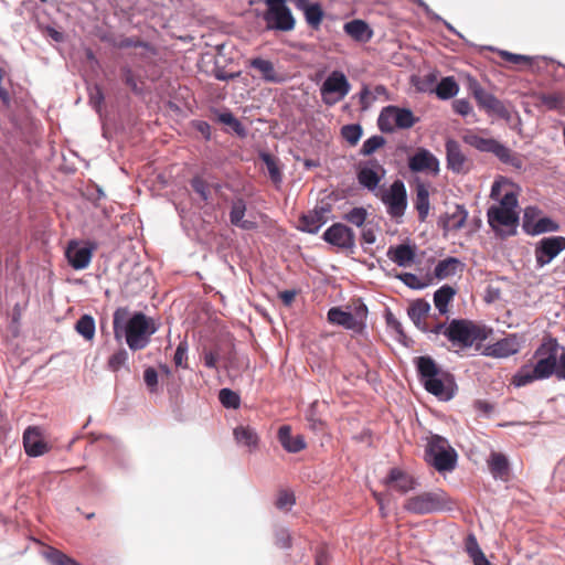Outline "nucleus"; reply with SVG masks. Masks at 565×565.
<instances>
[{
    "label": "nucleus",
    "instance_id": "1",
    "mask_svg": "<svg viewBox=\"0 0 565 565\" xmlns=\"http://www.w3.org/2000/svg\"><path fill=\"white\" fill-rule=\"evenodd\" d=\"M114 333L117 340L126 338V343L132 351L145 349L150 343V338L158 330L153 320L142 312H134L129 317L127 308H117L113 317Z\"/></svg>",
    "mask_w": 565,
    "mask_h": 565
},
{
    "label": "nucleus",
    "instance_id": "2",
    "mask_svg": "<svg viewBox=\"0 0 565 565\" xmlns=\"http://www.w3.org/2000/svg\"><path fill=\"white\" fill-rule=\"evenodd\" d=\"M563 349L556 339L544 338L534 351V364L522 365L513 375L512 383L516 387L525 386L534 381L547 380L552 375L557 376L558 351Z\"/></svg>",
    "mask_w": 565,
    "mask_h": 565
},
{
    "label": "nucleus",
    "instance_id": "3",
    "mask_svg": "<svg viewBox=\"0 0 565 565\" xmlns=\"http://www.w3.org/2000/svg\"><path fill=\"white\" fill-rule=\"evenodd\" d=\"M414 363L418 377L428 393L444 402L454 398L457 385L449 372L443 371L429 355L417 356Z\"/></svg>",
    "mask_w": 565,
    "mask_h": 565
},
{
    "label": "nucleus",
    "instance_id": "4",
    "mask_svg": "<svg viewBox=\"0 0 565 565\" xmlns=\"http://www.w3.org/2000/svg\"><path fill=\"white\" fill-rule=\"evenodd\" d=\"M454 507V501L440 489L409 497L403 504L405 511L418 515L449 512Z\"/></svg>",
    "mask_w": 565,
    "mask_h": 565
},
{
    "label": "nucleus",
    "instance_id": "5",
    "mask_svg": "<svg viewBox=\"0 0 565 565\" xmlns=\"http://www.w3.org/2000/svg\"><path fill=\"white\" fill-rule=\"evenodd\" d=\"M425 460L438 472H447L456 468L458 455L447 438L431 434L427 437Z\"/></svg>",
    "mask_w": 565,
    "mask_h": 565
},
{
    "label": "nucleus",
    "instance_id": "6",
    "mask_svg": "<svg viewBox=\"0 0 565 565\" xmlns=\"http://www.w3.org/2000/svg\"><path fill=\"white\" fill-rule=\"evenodd\" d=\"M488 334L489 330L486 327L477 326L465 319H452L445 329V337L451 342L452 347L461 349H468L476 342L484 341Z\"/></svg>",
    "mask_w": 565,
    "mask_h": 565
},
{
    "label": "nucleus",
    "instance_id": "7",
    "mask_svg": "<svg viewBox=\"0 0 565 565\" xmlns=\"http://www.w3.org/2000/svg\"><path fill=\"white\" fill-rule=\"evenodd\" d=\"M463 142L480 152L494 154L502 163L509 164L516 170L523 168L522 159L505 145L493 138H483L476 134H467L463 136Z\"/></svg>",
    "mask_w": 565,
    "mask_h": 565
},
{
    "label": "nucleus",
    "instance_id": "8",
    "mask_svg": "<svg viewBox=\"0 0 565 565\" xmlns=\"http://www.w3.org/2000/svg\"><path fill=\"white\" fill-rule=\"evenodd\" d=\"M469 89L478 106L483 109L488 116H495L507 121L511 119V113L508 107L492 93L482 88L476 79L470 82Z\"/></svg>",
    "mask_w": 565,
    "mask_h": 565
},
{
    "label": "nucleus",
    "instance_id": "9",
    "mask_svg": "<svg viewBox=\"0 0 565 565\" xmlns=\"http://www.w3.org/2000/svg\"><path fill=\"white\" fill-rule=\"evenodd\" d=\"M351 85L341 71H332L320 87L322 102L333 106L342 100L350 92Z\"/></svg>",
    "mask_w": 565,
    "mask_h": 565
},
{
    "label": "nucleus",
    "instance_id": "10",
    "mask_svg": "<svg viewBox=\"0 0 565 565\" xmlns=\"http://www.w3.org/2000/svg\"><path fill=\"white\" fill-rule=\"evenodd\" d=\"M322 238L347 254H353L356 247L353 230L343 223H334L329 226L323 232Z\"/></svg>",
    "mask_w": 565,
    "mask_h": 565
},
{
    "label": "nucleus",
    "instance_id": "11",
    "mask_svg": "<svg viewBox=\"0 0 565 565\" xmlns=\"http://www.w3.org/2000/svg\"><path fill=\"white\" fill-rule=\"evenodd\" d=\"M563 250H565V236L543 237L535 244L534 256L537 268L552 263Z\"/></svg>",
    "mask_w": 565,
    "mask_h": 565
},
{
    "label": "nucleus",
    "instance_id": "12",
    "mask_svg": "<svg viewBox=\"0 0 565 565\" xmlns=\"http://www.w3.org/2000/svg\"><path fill=\"white\" fill-rule=\"evenodd\" d=\"M382 202L387 213L394 218L402 217L407 209V192L402 180H395L387 191L382 194Z\"/></svg>",
    "mask_w": 565,
    "mask_h": 565
},
{
    "label": "nucleus",
    "instance_id": "13",
    "mask_svg": "<svg viewBox=\"0 0 565 565\" xmlns=\"http://www.w3.org/2000/svg\"><path fill=\"white\" fill-rule=\"evenodd\" d=\"M488 223L490 227L499 233L500 226L508 228L505 235H514L516 233V226L519 224L518 212L505 211L504 209L492 205L487 212Z\"/></svg>",
    "mask_w": 565,
    "mask_h": 565
},
{
    "label": "nucleus",
    "instance_id": "14",
    "mask_svg": "<svg viewBox=\"0 0 565 565\" xmlns=\"http://www.w3.org/2000/svg\"><path fill=\"white\" fill-rule=\"evenodd\" d=\"M385 174V170L376 159H370L360 166L356 178L361 186L375 191Z\"/></svg>",
    "mask_w": 565,
    "mask_h": 565
},
{
    "label": "nucleus",
    "instance_id": "15",
    "mask_svg": "<svg viewBox=\"0 0 565 565\" xmlns=\"http://www.w3.org/2000/svg\"><path fill=\"white\" fill-rule=\"evenodd\" d=\"M331 212L329 203L316 205L312 211L302 214L299 218V230L309 234H316L327 223L328 214Z\"/></svg>",
    "mask_w": 565,
    "mask_h": 565
},
{
    "label": "nucleus",
    "instance_id": "16",
    "mask_svg": "<svg viewBox=\"0 0 565 565\" xmlns=\"http://www.w3.org/2000/svg\"><path fill=\"white\" fill-rule=\"evenodd\" d=\"M263 18L268 30L288 32L295 29L296 20L288 7L266 10Z\"/></svg>",
    "mask_w": 565,
    "mask_h": 565
},
{
    "label": "nucleus",
    "instance_id": "17",
    "mask_svg": "<svg viewBox=\"0 0 565 565\" xmlns=\"http://www.w3.org/2000/svg\"><path fill=\"white\" fill-rule=\"evenodd\" d=\"M521 350V338L518 334L508 337L489 344L484 348L483 354L497 359L509 358Z\"/></svg>",
    "mask_w": 565,
    "mask_h": 565
},
{
    "label": "nucleus",
    "instance_id": "18",
    "mask_svg": "<svg viewBox=\"0 0 565 565\" xmlns=\"http://www.w3.org/2000/svg\"><path fill=\"white\" fill-rule=\"evenodd\" d=\"M408 168L413 172L429 171L433 174L439 172V160L426 148H418L408 159Z\"/></svg>",
    "mask_w": 565,
    "mask_h": 565
},
{
    "label": "nucleus",
    "instance_id": "19",
    "mask_svg": "<svg viewBox=\"0 0 565 565\" xmlns=\"http://www.w3.org/2000/svg\"><path fill=\"white\" fill-rule=\"evenodd\" d=\"M93 248L87 245H81L75 241H71L65 250V256L70 265L76 269H85L92 259Z\"/></svg>",
    "mask_w": 565,
    "mask_h": 565
},
{
    "label": "nucleus",
    "instance_id": "20",
    "mask_svg": "<svg viewBox=\"0 0 565 565\" xmlns=\"http://www.w3.org/2000/svg\"><path fill=\"white\" fill-rule=\"evenodd\" d=\"M23 446L25 454L30 457H40L49 450L47 444L41 437L40 428L34 426L24 430Z\"/></svg>",
    "mask_w": 565,
    "mask_h": 565
},
{
    "label": "nucleus",
    "instance_id": "21",
    "mask_svg": "<svg viewBox=\"0 0 565 565\" xmlns=\"http://www.w3.org/2000/svg\"><path fill=\"white\" fill-rule=\"evenodd\" d=\"M328 320L330 323L343 327L347 330L359 332L363 329L364 323L359 320L350 311H344L339 307L330 308L328 311Z\"/></svg>",
    "mask_w": 565,
    "mask_h": 565
},
{
    "label": "nucleus",
    "instance_id": "22",
    "mask_svg": "<svg viewBox=\"0 0 565 565\" xmlns=\"http://www.w3.org/2000/svg\"><path fill=\"white\" fill-rule=\"evenodd\" d=\"M445 148L447 168L457 174L465 173L467 158L462 153L459 142L455 139H448Z\"/></svg>",
    "mask_w": 565,
    "mask_h": 565
},
{
    "label": "nucleus",
    "instance_id": "23",
    "mask_svg": "<svg viewBox=\"0 0 565 565\" xmlns=\"http://www.w3.org/2000/svg\"><path fill=\"white\" fill-rule=\"evenodd\" d=\"M246 203L242 198H237L232 202L230 211V221L232 225L239 227L245 231L255 230L257 227L256 222L245 220Z\"/></svg>",
    "mask_w": 565,
    "mask_h": 565
},
{
    "label": "nucleus",
    "instance_id": "24",
    "mask_svg": "<svg viewBox=\"0 0 565 565\" xmlns=\"http://www.w3.org/2000/svg\"><path fill=\"white\" fill-rule=\"evenodd\" d=\"M278 440L287 452L296 454L305 449L306 441L302 435H291V428L288 425H282L278 429Z\"/></svg>",
    "mask_w": 565,
    "mask_h": 565
},
{
    "label": "nucleus",
    "instance_id": "25",
    "mask_svg": "<svg viewBox=\"0 0 565 565\" xmlns=\"http://www.w3.org/2000/svg\"><path fill=\"white\" fill-rule=\"evenodd\" d=\"M344 32L350 35L354 41L366 43L373 38V30L370 25L361 19H354L345 22L343 25Z\"/></svg>",
    "mask_w": 565,
    "mask_h": 565
},
{
    "label": "nucleus",
    "instance_id": "26",
    "mask_svg": "<svg viewBox=\"0 0 565 565\" xmlns=\"http://www.w3.org/2000/svg\"><path fill=\"white\" fill-rule=\"evenodd\" d=\"M466 265L457 257H447L437 263L434 275L437 279L444 280L462 273Z\"/></svg>",
    "mask_w": 565,
    "mask_h": 565
},
{
    "label": "nucleus",
    "instance_id": "27",
    "mask_svg": "<svg viewBox=\"0 0 565 565\" xmlns=\"http://www.w3.org/2000/svg\"><path fill=\"white\" fill-rule=\"evenodd\" d=\"M249 66L257 70L260 73L262 78L267 83L278 84L285 81V77L276 72L273 62L269 60L254 57L250 60Z\"/></svg>",
    "mask_w": 565,
    "mask_h": 565
},
{
    "label": "nucleus",
    "instance_id": "28",
    "mask_svg": "<svg viewBox=\"0 0 565 565\" xmlns=\"http://www.w3.org/2000/svg\"><path fill=\"white\" fill-rule=\"evenodd\" d=\"M233 435L236 443L246 447L248 451L253 452L258 448L259 436L255 428L239 425L234 428Z\"/></svg>",
    "mask_w": 565,
    "mask_h": 565
},
{
    "label": "nucleus",
    "instance_id": "29",
    "mask_svg": "<svg viewBox=\"0 0 565 565\" xmlns=\"http://www.w3.org/2000/svg\"><path fill=\"white\" fill-rule=\"evenodd\" d=\"M387 482L395 483L396 490L402 493H407L412 490H415L418 486V482L415 478L397 468L390 470Z\"/></svg>",
    "mask_w": 565,
    "mask_h": 565
},
{
    "label": "nucleus",
    "instance_id": "30",
    "mask_svg": "<svg viewBox=\"0 0 565 565\" xmlns=\"http://www.w3.org/2000/svg\"><path fill=\"white\" fill-rule=\"evenodd\" d=\"M387 257L399 267H406L415 258L414 249L407 244L391 246L387 250Z\"/></svg>",
    "mask_w": 565,
    "mask_h": 565
},
{
    "label": "nucleus",
    "instance_id": "31",
    "mask_svg": "<svg viewBox=\"0 0 565 565\" xmlns=\"http://www.w3.org/2000/svg\"><path fill=\"white\" fill-rule=\"evenodd\" d=\"M429 311L430 303L424 299H417L409 306L408 317L418 329L422 331H427V329L423 326L422 320L427 316Z\"/></svg>",
    "mask_w": 565,
    "mask_h": 565
},
{
    "label": "nucleus",
    "instance_id": "32",
    "mask_svg": "<svg viewBox=\"0 0 565 565\" xmlns=\"http://www.w3.org/2000/svg\"><path fill=\"white\" fill-rule=\"evenodd\" d=\"M429 191L428 188L419 182L416 185V199H415V209L418 213L419 221L424 222L429 213Z\"/></svg>",
    "mask_w": 565,
    "mask_h": 565
},
{
    "label": "nucleus",
    "instance_id": "33",
    "mask_svg": "<svg viewBox=\"0 0 565 565\" xmlns=\"http://www.w3.org/2000/svg\"><path fill=\"white\" fill-rule=\"evenodd\" d=\"M456 295V289L449 285H444L434 294V305L441 315L448 312V305Z\"/></svg>",
    "mask_w": 565,
    "mask_h": 565
},
{
    "label": "nucleus",
    "instance_id": "34",
    "mask_svg": "<svg viewBox=\"0 0 565 565\" xmlns=\"http://www.w3.org/2000/svg\"><path fill=\"white\" fill-rule=\"evenodd\" d=\"M388 109L393 110L395 127L399 129H408L418 120L409 108L388 106Z\"/></svg>",
    "mask_w": 565,
    "mask_h": 565
},
{
    "label": "nucleus",
    "instance_id": "35",
    "mask_svg": "<svg viewBox=\"0 0 565 565\" xmlns=\"http://www.w3.org/2000/svg\"><path fill=\"white\" fill-rule=\"evenodd\" d=\"M434 92L439 99L447 100L458 94L459 85L452 76H446L437 84Z\"/></svg>",
    "mask_w": 565,
    "mask_h": 565
},
{
    "label": "nucleus",
    "instance_id": "36",
    "mask_svg": "<svg viewBox=\"0 0 565 565\" xmlns=\"http://www.w3.org/2000/svg\"><path fill=\"white\" fill-rule=\"evenodd\" d=\"M303 12L306 22L312 28L318 29L322 22L324 12L322 7L316 3H308L303 8L300 9Z\"/></svg>",
    "mask_w": 565,
    "mask_h": 565
},
{
    "label": "nucleus",
    "instance_id": "37",
    "mask_svg": "<svg viewBox=\"0 0 565 565\" xmlns=\"http://www.w3.org/2000/svg\"><path fill=\"white\" fill-rule=\"evenodd\" d=\"M489 468L494 478H503L509 472L508 458L501 452H492L489 460Z\"/></svg>",
    "mask_w": 565,
    "mask_h": 565
},
{
    "label": "nucleus",
    "instance_id": "38",
    "mask_svg": "<svg viewBox=\"0 0 565 565\" xmlns=\"http://www.w3.org/2000/svg\"><path fill=\"white\" fill-rule=\"evenodd\" d=\"M217 120L231 128V130L241 138L247 136L246 127L230 110L218 113Z\"/></svg>",
    "mask_w": 565,
    "mask_h": 565
},
{
    "label": "nucleus",
    "instance_id": "39",
    "mask_svg": "<svg viewBox=\"0 0 565 565\" xmlns=\"http://www.w3.org/2000/svg\"><path fill=\"white\" fill-rule=\"evenodd\" d=\"M466 550L471 557L473 565H491L487 559L484 553L480 548L477 539L473 534L468 535L466 542Z\"/></svg>",
    "mask_w": 565,
    "mask_h": 565
},
{
    "label": "nucleus",
    "instance_id": "40",
    "mask_svg": "<svg viewBox=\"0 0 565 565\" xmlns=\"http://www.w3.org/2000/svg\"><path fill=\"white\" fill-rule=\"evenodd\" d=\"M559 230V224L548 216L537 218L535 225L527 231V235L537 236L544 233H553Z\"/></svg>",
    "mask_w": 565,
    "mask_h": 565
},
{
    "label": "nucleus",
    "instance_id": "41",
    "mask_svg": "<svg viewBox=\"0 0 565 565\" xmlns=\"http://www.w3.org/2000/svg\"><path fill=\"white\" fill-rule=\"evenodd\" d=\"M95 320L89 315L82 316L75 324V330L78 334H81L85 340H92L95 335Z\"/></svg>",
    "mask_w": 565,
    "mask_h": 565
},
{
    "label": "nucleus",
    "instance_id": "42",
    "mask_svg": "<svg viewBox=\"0 0 565 565\" xmlns=\"http://www.w3.org/2000/svg\"><path fill=\"white\" fill-rule=\"evenodd\" d=\"M468 211L462 204H456L455 211L447 215V220L450 223V227L454 231H458L463 227L468 218Z\"/></svg>",
    "mask_w": 565,
    "mask_h": 565
},
{
    "label": "nucleus",
    "instance_id": "43",
    "mask_svg": "<svg viewBox=\"0 0 565 565\" xmlns=\"http://www.w3.org/2000/svg\"><path fill=\"white\" fill-rule=\"evenodd\" d=\"M259 159L265 163L271 181L274 183H280L282 181V175L275 158L268 152H260Z\"/></svg>",
    "mask_w": 565,
    "mask_h": 565
},
{
    "label": "nucleus",
    "instance_id": "44",
    "mask_svg": "<svg viewBox=\"0 0 565 565\" xmlns=\"http://www.w3.org/2000/svg\"><path fill=\"white\" fill-rule=\"evenodd\" d=\"M44 557L51 565H81L75 559L53 547L44 552Z\"/></svg>",
    "mask_w": 565,
    "mask_h": 565
},
{
    "label": "nucleus",
    "instance_id": "45",
    "mask_svg": "<svg viewBox=\"0 0 565 565\" xmlns=\"http://www.w3.org/2000/svg\"><path fill=\"white\" fill-rule=\"evenodd\" d=\"M363 135V128L360 124H349L341 127L342 138L350 143L355 146Z\"/></svg>",
    "mask_w": 565,
    "mask_h": 565
},
{
    "label": "nucleus",
    "instance_id": "46",
    "mask_svg": "<svg viewBox=\"0 0 565 565\" xmlns=\"http://www.w3.org/2000/svg\"><path fill=\"white\" fill-rule=\"evenodd\" d=\"M218 399L225 408L236 409L241 405L239 395L231 388L224 387L218 392Z\"/></svg>",
    "mask_w": 565,
    "mask_h": 565
},
{
    "label": "nucleus",
    "instance_id": "47",
    "mask_svg": "<svg viewBox=\"0 0 565 565\" xmlns=\"http://www.w3.org/2000/svg\"><path fill=\"white\" fill-rule=\"evenodd\" d=\"M377 126L382 132H393L395 129L393 110L388 106L384 107L377 118Z\"/></svg>",
    "mask_w": 565,
    "mask_h": 565
},
{
    "label": "nucleus",
    "instance_id": "48",
    "mask_svg": "<svg viewBox=\"0 0 565 565\" xmlns=\"http://www.w3.org/2000/svg\"><path fill=\"white\" fill-rule=\"evenodd\" d=\"M367 217V211L362 207H353L343 215V220L355 225L356 227H363Z\"/></svg>",
    "mask_w": 565,
    "mask_h": 565
},
{
    "label": "nucleus",
    "instance_id": "49",
    "mask_svg": "<svg viewBox=\"0 0 565 565\" xmlns=\"http://www.w3.org/2000/svg\"><path fill=\"white\" fill-rule=\"evenodd\" d=\"M386 142L385 138L381 135H374L367 138L360 150V153L364 157L373 154L379 148L384 146Z\"/></svg>",
    "mask_w": 565,
    "mask_h": 565
},
{
    "label": "nucleus",
    "instance_id": "50",
    "mask_svg": "<svg viewBox=\"0 0 565 565\" xmlns=\"http://www.w3.org/2000/svg\"><path fill=\"white\" fill-rule=\"evenodd\" d=\"M116 46L119 49L141 47L149 51L153 55L157 53L154 46L149 42L136 38H124L116 44Z\"/></svg>",
    "mask_w": 565,
    "mask_h": 565
},
{
    "label": "nucleus",
    "instance_id": "51",
    "mask_svg": "<svg viewBox=\"0 0 565 565\" xmlns=\"http://www.w3.org/2000/svg\"><path fill=\"white\" fill-rule=\"evenodd\" d=\"M541 214V210L536 206H527L524 209L522 217V230L525 234L535 225L536 218Z\"/></svg>",
    "mask_w": 565,
    "mask_h": 565
},
{
    "label": "nucleus",
    "instance_id": "52",
    "mask_svg": "<svg viewBox=\"0 0 565 565\" xmlns=\"http://www.w3.org/2000/svg\"><path fill=\"white\" fill-rule=\"evenodd\" d=\"M129 360V354L126 349H120L115 352L108 360V366L111 371H118L120 367L126 366Z\"/></svg>",
    "mask_w": 565,
    "mask_h": 565
},
{
    "label": "nucleus",
    "instance_id": "53",
    "mask_svg": "<svg viewBox=\"0 0 565 565\" xmlns=\"http://www.w3.org/2000/svg\"><path fill=\"white\" fill-rule=\"evenodd\" d=\"M105 102L103 89L99 85H94L89 88V105L100 114L102 107Z\"/></svg>",
    "mask_w": 565,
    "mask_h": 565
},
{
    "label": "nucleus",
    "instance_id": "54",
    "mask_svg": "<svg viewBox=\"0 0 565 565\" xmlns=\"http://www.w3.org/2000/svg\"><path fill=\"white\" fill-rule=\"evenodd\" d=\"M143 381L150 393H156L158 391L159 375L158 371L153 366L145 369Z\"/></svg>",
    "mask_w": 565,
    "mask_h": 565
},
{
    "label": "nucleus",
    "instance_id": "55",
    "mask_svg": "<svg viewBox=\"0 0 565 565\" xmlns=\"http://www.w3.org/2000/svg\"><path fill=\"white\" fill-rule=\"evenodd\" d=\"M398 278L409 288L420 290L427 287V284L413 273H404Z\"/></svg>",
    "mask_w": 565,
    "mask_h": 565
},
{
    "label": "nucleus",
    "instance_id": "56",
    "mask_svg": "<svg viewBox=\"0 0 565 565\" xmlns=\"http://www.w3.org/2000/svg\"><path fill=\"white\" fill-rule=\"evenodd\" d=\"M191 186L194 190L195 193L200 195V198L203 201H207L210 196V190L209 184L201 178V177H194L191 180Z\"/></svg>",
    "mask_w": 565,
    "mask_h": 565
},
{
    "label": "nucleus",
    "instance_id": "57",
    "mask_svg": "<svg viewBox=\"0 0 565 565\" xmlns=\"http://www.w3.org/2000/svg\"><path fill=\"white\" fill-rule=\"evenodd\" d=\"M498 52L502 58H504L505 61L511 62L513 64H520V63H525L527 65L532 64L533 57H531L529 55L511 53V52L504 51V50H499Z\"/></svg>",
    "mask_w": 565,
    "mask_h": 565
},
{
    "label": "nucleus",
    "instance_id": "58",
    "mask_svg": "<svg viewBox=\"0 0 565 565\" xmlns=\"http://www.w3.org/2000/svg\"><path fill=\"white\" fill-rule=\"evenodd\" d=\"M121 74H122V79H124L125 84L127 86H129L134 93L140 94L141 89L137 84V81H136L132 70L129 66H122Z\"/></svg>",
    "mask_w": 565,
    "mask_h": 565
},
{
    "label": "nucleus",
    "instance_id": "59",
    "mask_svg": "<svg viewBox=\"0 0 565 565\" xmlns=\"http://www.w3.org/2000/svg\"><path fill=\"white\" fill-rule=\"evenodd\" d=\"M501 209H504L505 211L510 212H516L515 209L518 207V196L514 192L510 191L507 192L500 200V206Z\"/></svg>",
    "mask_w": 565,
    "mask_h": 565
},
{
    "label": "nucleus",
    "instance_id": "60",
    "mask_svg": "<svg viewBox=\"0 0 565 565\" xmlns=\"http://www.w3.org/2000/svg\"><path fill=\"white\" fill-rule=\"evenodd\" d=\"M454 111L462 117H467L472 111V107L468 99L460 98L452 103Z\"/></svg>",
    "mask_w": 565,
    "mask_h": 565
},
{
    "label": "nucleus",
    "instance_id": "61",
    "mask_svg": "<svg viewBox=\"0 0 565 565\" xmlns=\"http://www.w3.org/2000/svg\"><path fill=\"white\" fill-rule=\"evenodd\" d=\"M294 504H295V497L292 493H289L286 491H282L279 493L277 501H276V507L279 510H289V509H291V507Z\"/></svg>",
    "mask_w": 565,
    "mask_h": 565
},
{
    "label": "nucleus",
    "instance_id": "62",
    "mask_svg": "<svg viewBox=\"0 0 565 565\" xmlns=\"http://www.w3.org/2000/svg\"><path fill=\"white\" fill-rule=\"evenodd\" d=\"M276 545L280 548H289L291 546V537L287 529H278L275 533Z\"/></svg>",
    "mask_w": 565,
    "mask_h": 565
},
{
    "label": "nucleus",
    "instance_id": "63",
    "mask_svg": "<svg viewBox=\"0 0 565 565\" xmlns=\"http://www.w3.org/2000/svg\"><path fill=\"white\" fill-rule=\"evenodd\" d=\"M436 75L434 73H429L427 75H425L423 78L418 79L416 83H415V86L416 88L419 90V92H434V89L431 88L434 83L436 82Z\"/></svg>",
    "mask_w": 565,
    "mask_h": 565
},
{
    "label": "nucleus",
    "instance_id": "64",
    "mask_svg": "<svg viewBox=\"0 0 565 565\" xmlns=\"http://www.w3.org/2000/svg\"><path fill=\"white\" fill-rule=\"evenodd\" d=\"M540 99L548 109H557L562 105V98L555 94H543Z\"/></svg>",
    "mask_w": 565,
    "mask_h": 565
}]
</instances>
